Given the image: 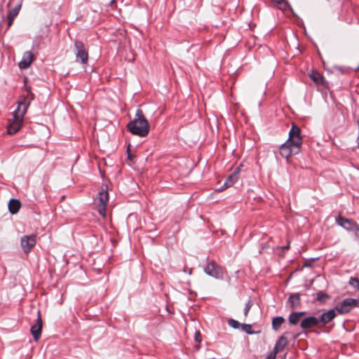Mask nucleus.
Masks as SVG:
<instances>
[{
    "mask_svg": "<svg viewBox=\"0 0 359 359\" xmlns=\"http://www.w3.org/2000/svg\"><path fill=\"white\" fill-rule=\"evenodd\" d=\"M115 2V0H111V1L110 2V5H112V4H114Z\"/></svg>",
    "mask_w": 359,
    "mask_h": 359,
    "instance_id": "obj_36",
    "label": "nucleus"
},
{
    "mask_svg": "<svg viewBox=\"0 0 359 359\" xmlns=\"http://www.w3.org/2000/svg\"><path fill=\"white\" fill-rule=\"evenodd\" d=\"M355 228L352 230V231L354 233V235L355 237L359 238V225L357 223L356 226H354Z\"/></svg>",
    "mask_w": 359,
    "mask_h": 359,
    "instance_id": "obj_30",
    "label": "nucleus"
},
{
    "mask_svg": "<svg viewBox=\"0 0 359 359\" xmlns=\"http://www.w3.org/2000/svg\"><path fill=\"white\" fill-rule=\"evenodd\" d=\"M21 8V4H18L11 10H10L7 14V20H8V28H9L13 22L14 19L18 15Z\"/></svg>",
    "mask_w": 359,
    "mask_h": 359,
    "instance_id": "obj_15",
    "label": "nucleus"
},
{
    "mask_svg": "<svg viewBox=\"0 0 359 359\" xmlns=\"http://www.w3.org/2000/svg\"><path fill=\"white\" fill-rule=\"evenodd\" d=\"M285 322V318L282 316H277L272 320V328L275 331H278L282 324Z\"/></svg>",
    "mask_w": 359,
    "mask_h": 359,
    "instance_id": "obj_21",
    "label": "nucleus"
},
{
    "mask_svg": "<svg viewBox=\"0 0 359 359\" xmlns=\"http://www.w3.org/2000/svg\"><path fill=\"white\" fill-rule=\"evenodd\" d=\"M128 158L131 159V156L130 154H128Z\"/></svg>",
    "mask_w": 359,
    "mask_h": 359,
    "instance_id": "obj_37",
    "label": "nucleus"
},
{
    "mask_svg": "<svg viewBox=\"0 0 359 359\" xmlns=\"http://www.w3.org/2000/svg\"><path fill=\"white\" fill-rule=\"evenodd\" d=\"M203 270L207 275L219 280L224 278V275L226 273L225 269L213 260L210 262Z\"/></svg>",
    "mask_w": 359,
    "mask_h": 359,
    "instance_id": "obj_3",
    "label": "nucleus"
},
{
    "mask_svg": "<svg viewBox=\"0 0 359 359\" xmlns=\"http://www.w3.org/2000/svg\"><path fill=\"white\" fill-rule=\"evenodd\" d=\"M240 168H236V170L227 177L223 187L228 188L231 187L238 179V173Z\"/></svg>",
    "mask_w": 359,
    "mask_h": 359,
    "instance_id": "obj_17",
    "label": "nucleus"
},
{
    "mask_svg": "<svg viewBox=\"0 0 359 359\" xmlns=\"http://www.w3.org/2000/svg\"><path fill=\"white\" fill-rule=\"evenodd\" d=\"M265 359H275V358H272V356L267 355Z\"/></svg>",
    "mask_w": 359,
    "mask_h": 359,
    "instance_id": "obj_35",
    "label": "nucleus"
},
{
    "mask_svg": "<svg viewBox=\"0 0 359 359\" xmlns=\"http://www.w3.org/2000/svg\"><path fill=\"white\" fill-rule=\"evenodd\" d=\"M288 320L291 325H297L300 320V318L296 312L291 313L288 317Z\"/></svg>",
    "mask_w": 359,
    "mask_h": 359,
    "instance_id": "obj_24",
    "label": "nucleus"
},
{
    "mask_svg": "<svg viewBox=\"0 0 359 359\" xmlns=\"http://www.w3.org/2000/svg\"><path fill=\"white\" fill-rule=\"evenodd\" d=\"M127 128L132 134L141 137L149 134L150 126L142 109L136 110L135 118L128 123Z\"/></svg>",
    "mask_w": 359,
    "mask_h": 359,
    "instance_id": "obj_1",
    "label": "nucleus"
},
{
    "mask_svg": "<svg viewBox=\"0 0 359 359\" xmlns=\"http://www.w3.org/2000/svg\"><path fill=\"white\" fill-rule=\"evenodd\" d=\"M331 298L330 295L323 291H319L316 293V302H318L320 304L325 303L328 299Z\"/></svg>",
    "mask_w": 359,
    "mask_h": 359,
    "instance_id": "obj_20",
    "label": "nucleus"
},
{
    "mask_svg": "<svg viewBox=\"0 0 359 359\" xmlns=\"http://www.w3.org/2000/svg\"><path fill=\"white\" fill-rule=\"evenodd\" d=\"M319 325L318 318L315 316H309L304 318L300 323V327L303 330H306L311 328L313 327H316Z\"/></svg>",
    "mask_w": 359,
    "mask_h": 359,
    "instance_id": "obj_14",
    "label": "nucleus"
},
{
    "mask_svg": "<svg viewBox=\"0 0 359 359\" xmlns=\"http://www.w3.org/2000/svg\"><path fill=\"white\" fill-rule=\"evenodd\" d=\"M287 344V339L284 335H282L278 338L275 345H276L281 350H283L286 346Z\"/></svg>",
    "mask_w": 359,
    "mask_h": 359,
    "instance_id": "obj_23",
    "label": "nucleus"
},
{
    "mask_svg": "<svg viewBox=\"0 0 359 359\" xmlns=\"http://www.w3.org/2000/svg\"><path fill=\"white\" fill-rule=\"evenodd\" d=\"M98 203L97 204V210L100 215L105 217L106 208L109 201V194L107 186H102L101 190L98 193Z\"/></svg>",
    "mask_w": 359,
    "mask_h": 359,
    "instance_id": "obj_6",
    "label": "nucleus"
},
{
    "mask_svg": "<svg viewBox=\"0 0 359 359\" xmlns=\"http://www.w3.org/2000/svg\"><path fill=\"white\" fill-rule=\"evenodd\" d=\"M299 151L300 147H295L288 141H286L283 144H281L279 149L280 154L283 158L286 159H288L292 155L298 154Z\"/></svg>",
    "mask_w": 359,
    "mask_h": 359,
    "instance_id": "obj_8",
    "label": "nucleus"
},
{
    "mask_svg": "<svg viewBox=\"0 0 359 359\" xmlns=\"http://www.w3.org/2000/svg\"><path fill=\"white\" fill-rule=\"evenodd\" d=\"M289 248H290L289 244L283 247V249H289Z\"/></svg>",
    "mask_w": 359,
    "mask_h": 359,
    "instance_id": "obj_34",
    "label": "nucleus"
},
{
    "mask_svg": "<svg viewBox=\"0 0 359 359\" xmlns=\"http://www.w3.org/2000/svg\"><path fill=\"white\" fill-rule=\"evenodd\" d=\"M282 350L279 347H278L276 345H275L273 351L268 355L272 356V358H274L276 359V355L278 354V353H279Z\"/></svg>",
    "mask_w": 359,
    "mask_h": 359,
    "instance_id": "obj_29",
    "label": "nucleus"
},
{
    "mask_svg": "<svg viewBox=\"0 0 359 359\" xmlns=\"http://www.w3.org/2000/svg\"><path fill=\"white\" fill-rule=\"evenodd\" d=\"M28 104L23 102L18 103V106L13 114V119L8 121L7 133L13 135L18 132L22 126L23 117L27 111Z\"/></svg>",
    "mask_w": 359,
    "mask_h": 359,
    "instance_id": "obj_2",
    "label": "nucleus"
},
{
    "mask_svg": "<svg viewBox=\"0 0 359 359\" xmlns=\"http://www.w3.org/2000/svg\"><path fill=\"white\" fill-rule=\"evenodd\" d=\"M200 336H201L200 332H196V334H195V339H196L197 341H198V342H200V341H201V339H199Z\"/></svg>",
    "mask_w": 359,
    "mask_h": 359,
    "instance_id": "obj_31",
    "label": "nucleus"
},
{
    "mask_svg": "<svg viewBox=\"0 0 359 359\" xmlns=\"http://www.w3.org/2000/svg\"><path fill=\"white\" fill-rule=\"evenodd\" d=\"M349 283L353 287H356L359 290V278H351L349 280Z\"/></svg>",
    "mask_w": 359,
    "mask_h": 359,
    "instance_id": "obj_28",
    "label": "nucleus"
},
{
    "mask_svg": "<svg viewBox=\"0 0 359 359\" xmlns=\"http://www.w3.org/2000/svg\"><path fill=\"white\" fill-rule=\"evenodd\" d=\"M33 62V54L31 52H26L23 56L22 60L19 62V67L20 69L28 68Z\"/></svg>",
    "mask_w": 359,
    "mask_h": 359,
    "instance_id": "obj_16",
    "label": "nucleus"
},
{
    "mask_svg": "<svg viewBox=\"0 0 359 359\" xmlns=\"http://www.w3.org/2000/svg\"><path fill=\"white\" fill-rule=\"evenodd\" d=\"M297 313V315L299 316V317L301 318V317H302L303 316L306 315V312L305 311H299V312H296Z\"/></svg>",
    "mask_w": 359,
    "mask_h": 359,
    "instance_id": "obj_32",
    "label": "nucleus"
},
{
    "mask_svg": "<svg viewBox=\"0 0 359 359\" xmlns=\"http://www.w3.org/2000/svg\"><path fill=\"white\" fill-rule=\"evenodd\" d=\"M357 123H358V138H357V142H358V148H359V120H358Z\"/></svg>",
    "mask_w": 359,
    "mask_h": 359,
    "instance_id": "obj_33",
    "label": "nucleus"
},
{
    "mask_svg": "<svg viewBox=\"0 0 359 359\" xmlns=\"http://www.w3.org/2000/svg\"><path fill=\"white\" fill-rule=\"evenodd\" d=\"M287 303L292 309L298 308L301 304L300 295L298 293L292 294L290 296Z\"/></svg>",
    "mask_w": 359,
    "mask_h": 359,
    "instance_id": "obj_18",
    "label": "nucleus"
},
{
    "mask_svg": "<svg viewBox=\"0 0 359 359\" xmlns=\"http://www.w3.org/2000/svg\"><path fill=\"white\" fill-rule=\"evenodd\" d=\"M243 331L247 334H252L254 332L252 330V325L250 324H241V325Z\"/></svg>",
    "mask_w": 359,
    "mask_h": 359,
    "instance_id": "obj_27",
    "label": "nucleus"
},
{
    "mask_svg": "<svg viewBox=\"0 0 359 359\" xmlns=\"http://www.w3.org/2000/svg\"><path fill=\"white\" fill-rule=\"evenodd\" d=\"M274 3L278 5L279 8L282 11H287V9L292 10L289 3L286 0H272Z\"/></svg>",
    "mask_w": 359,
    "mask_h": 359,
    "instance_id": "obj_22",
    "label": "nucleus"
},
{
    "mask_svg": "<svg viewBox=\"0 0 359 359\" xmlns=\"http://www.w3.org/2000/svg\"><path fill=\"white\" fill-rule=\"evenodd\" d=\"M36 243V236L32 234L29 236H23L21 238L20 244L23 252L26 254L31 252Z\"/></svg>",
    "mask_w": 359,
    "mask_h": 359,
    "instance_id": "obj_9",
    "label": "nucleus"
},
{
    "mask_svg": "<svg viewBox=\"0 0 359 359\" xmlns=\"http://www.w3.org/2000/svg\"><path fill=\"white\" fill-rule=\"evenodd\" d=\"M310 79L319 87L323 89L328 88V83L324 76L318 71H312L309 74Z\"/></svg>",
    "mask_w": 359,
    "mask_h": 359,
    "instance_id": "obj_10",
    "label": "nucleus"
},
{
    "mask_svg": "<svg viewBox=\"0 0 359 359\" xmlns=\"http://www.w3.org/2000/svg\"><path fill=\"white\" fill-rule=\"evenodd\" d=\"M252 305H253V302H252V299L250 297H249V299L245 304V306L244 308L245 316H247L248 315V313H249L250 309L252 308Z\"/></svg>",
    "mask_w": 359,
    "mask_h": 359,
    "instance_id": "obj_26",
    "label": "nucleus"
},
{
    "mask_svg": "<svg viewBox=\"0 0 359 359\" xmlns=\"http://www.w3.org/2000/svg\"><path fill=\"white\" fill-rule=\"evenodd\" d=\"M21 207V203L18 199L11 198L8 203V210L12 214H16Z\"/></svg>",
    "mask_w": 359,
    "mask_h": 359,
    "instance_id": "obj_19",
    "label": "nucleus"
},
{
    "mask_svg": "<svg viewBox=\"0 0 359 359\" xmlns=\"http://www.w3.org/2000/svg\"><path fill=\"white\" fill-rule=\"evenodd\" d=\"M336 311L334 309H330L329 311L323 313L318 318V323L325 325L332 321L336 317Z\"/></svg>",
    "mask_w": 359,
    "mask_h": 359,
    "instance_id": "obj_13",
    "label": "nucleus"
},
{
    "mask_svg": "<svg viewBox=\"0 0 359 359\" xmlns=\"http://www.w3.org/2000/svg\"><path fill=\"white\" fill-rule=\"evenodd\" d=\"M336 222L338 225L343 227L347 231H352V230L356 226L357 222L352 219H348L341 216H339L336 218Z\"/></svg>",
    "mask_w": 359,
    "mask_h": 359,
    "instance_id": "obj_12",
    "label": "nucleus"
},
{
    "mask_svg": "<svg viewBox=\"0 0 359 359\" xmlns=\"http://www.w3.org/2000/svg\"><path fill=\"white\" fill-rule=\"evenodd\" d=\"M41 330H42V319L40 313V311H38L37 312V319L36 320V323L33 325L31 328L30 331L33 336V338L35 341H37L41 334Z\"/></svg>",
    "mask_w": 359,
    "mask_h": 359,
    "instance_id": "obj_11",
    "label": "nucleus"
},
{
    "mask_svg": "<svg viewBox=\"0 0 359 359\" xmlns=\"http://www.w3.org/2000/svg\"><path fill=\"white\" fill-rule=\"evenodd\" d=\"M358 69H359V67H358Z\"/></svg>",
    "mask_w": 359,
    "mask_h": 359,
    "instance_id": "obj_38",
    "label": "nucleus"
},
{
    "mask_svg": "<svg viewBox=\"0 0 359 359\" xmlns=\"http://www.w3.org/2000/svg\"><path fill=\"white\" fill-rule=\"evenodd\" d=\"M357 307H359V300L353 298H346L339 302L335 306L334 309L340 314H345Z\"/></svg>",
    "mask_w": 359,
    "mask_h": 359,
    "instance_id": "obj_4",
    "label": "nucleus"
},
{
    "mask_svg": "<svg viewBox=\"0 0 359 359\" xmlns=\"http://www.w3.org/2000/svg\"><path fill=\"white\" fill-rule=\"evenodd\" d=\"M287 141L292 143V145H294L295 147H302L303 140L301 135V129L294 123H292Z\"/></svg>",
    "mask_w": 359,
    "mask_h": 359,
    "instance_id": "obj_7",
    "label": "nucleus"
},
{
    "mask_svg": "<svg viewBox=\"0 0 359 359\" xmlns=\"http://www.w3.org/2000/svg\"><path fill=\"white\" fill-rule=\"evenodd\" d=\"M73 50L77 62L83 65L87 64L88 61V53L85 48L84 43L81 41H74Z\"/></svg>",
    "mask_w": 359,
    "mask_h": 359,
    "instance_id": "obj_5",
    "label": "nucleus"
},
{
    "mask_svg": "<svg viewBox=\"0 0 359 359\" xmlns=\"http://www.w3.org/2000/svg\"><path fill=\"white\" fill-rule=\"evenodd\" d=\"M228 325L233 329H238L241 327V324L233 318H229L227 320Z\"/></svg>",
    "mask_w": 359,
    "mask_h": 359,
    "instance_id": "obj_25",
    "label": "nucleus"
}]
</instances>
